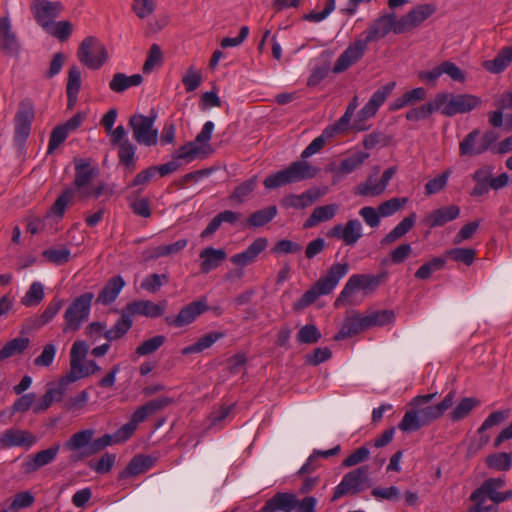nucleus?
Wrapping results in <instances>:
<instances>
[{
	"label": "nucleus",
	"mask_w": 512,
	"mask_h": 512,
	"mask_svg": "<svg viewBox=\"0 0 512 512\" xmlns=\"http://www.w3.org/2000/svg\"><path fill=\"white\" fill-rule=\"evenodd\" d=\"M437 393L418 395L410 401L413 409L408 410L398 424L403 432H414L439 419L454 402L455 392L450 391L437 405L422 407L431 402Z\"/></svg>",
	"instance_id": "nucleus-1"
},
{
	"label": "nucleus",
	"mask_w": 512,
	"mask_h": 512,
	"mask_svg": "<svg viewBox=\"0 0 512 512\" xmlns=\"http://www.w3.org/2000/svg\"><path fill=\"white\" fill-rule=\"evenodd\" d=\"M349 270L347 263L333 264L326 275L320 277L316 283L307 290L301 298L294 303V309L301 310L312 304L322 295L331 293L341 278H343Z\"/></svg>",
	"instance_id": "nucleus-2"
},
{
	"label": "nucleus",
	"mask_w": 512,
	"mask_h": 512,
	"mask_svg": "<svg viewBox=\"0 0 512 512\" xmlns=\"http://www.w3.org/2000/svg\"><path fill=\"white\" fill-rule=\"evenodd\" d=\"M436 95L440 113L446 117L469 113L482 104V99L479 96L468 93L440 92Z\"/></svg>",
	"instance_id": "nucleus-3"
},
{
	"label": "nucleus",
	"mask_w": 512,
	"mask_h": 512,
	"mask_svg": "<svg viewBox=\"0 0 512 512\" xmlns=\"http://www.w3.org/2000/svg\"><path fill=\"white\" fill-rule=\"evenodd\" d=\"M94 299L92 292H86L76 297L64 312L63 331H78L82 324L88 319L91 304Z\"/></svg>",
	"instance_id": "nucleus-4"
},
{
	"label": "nucleus",
	"mask_w": 512,
	"mask_h": 512,
	"mask_svg": "<svg viewBox=\"0 0 512 512\" xmlns=\"http://www.w3.org/2000/svg\"><path fill=\"white\" fill-rule=\"evenodd\" d=\"M371 486L368 466L358 467L345 474L341 482L335 487L332 502L345 495H356Z\"/></svg>",
	"instance_id": "nucleus-5"
},
{
	"label": "nucleus",
	"mask_w": 512,
	"mask_h": 512,
	"mask_svg": "<svg viewBox=\"0 0 512 512\" xmlns=\"http://www.w3.org/2000/svg\"><path fill=\"white\" fill-rule=\"evenodd\" d=\"M78 60L91 70H98L108 58L105 46L95 37H86L77 51Z\"/></svg>",
	"instance_id": "nucleus-6"
},
{
	"label": "nucleus",
	"mask_w": 512,
	"mask_h": 512,
	"mask_svg": "<svg viewBox=\"0 0 512 512\" xmlns=\"http://www.w3.org/2000/svg\"><path fill=\"white\" fill-rule=\"evenodd\" d=\"M156 116H145L134 114L129 119V126L132 129L133 139L140 145L154 146L158 141V130L154 122Z\"/></svg>",
	"instance_id": "nucleus-7"
},
{
	"label": "nucleus",
	"mask_w": 512,
	"mask_h": 512,
	"mask_svg": "<svg viewBox=\"0 0 512 512\" xmlns=\"http://www.w3.org/2000/svg\"><path fill=\"white\" fill-rule=\"evenodd\" d=\"M34 115L32 101L30 99L22 100L14 116V142L17 146L23 147L29 137Z\"/></svg>",
	"instance_id": "nucleus-8"
},
{
	"label": "nucleus",
	"mask_w": 512,
	"mask_h": 512,
	"mask_svg": "<svg viewBox=\"0 0 512 512\" xmlns=\"http://www.w3.org/2000/svg\"><path fill=\"white\" fill-rule=\"evenodd\" d=\"M436 12L432 3L418 4L397 20L395 34H404L419 27L424 21Z\"/></svg>",
	"instance_id": "nucleus-9"
},
{
	"label": "nucleus",
	"mask_w": 512,
	"mask_h": 512,
	"mask_svg": "<svg viewBox=\"0 0 512 512\" xmlns=\"http://www.w3.org/2000/svg\"><path fill=\"white\" fill-rule=\"evenodd\" d=\"M380 282L381 276H374L369 274L352 275L337 297L334 303L335 307H341V305L348 302L349 298L356 290H373L380 284Z\"/></svg>",
	"instance_id": "nucleus-10"
},
{
	"label": "nucleus",
	"mask_w": 512,
	"mask_h": 512,
	"mask_svg": "<svg viewBox=\"0 0 512 512\" xmlns=\"http://www.w3.org/2000/svg\"><path fill=\"white\" fill-rule=\"evenodd\" d=\"M99 171L96 167L92 166L89 162L79 160L75 164V179L74 187L80 198L87 199L89 191L92 186V180L97 177Z\"/></svg>",
	"instance_id": "nucleus-11"
},
{
	"label": "nucleus",
	"mask_w": 512,
	"mask_h": 512,
	"mask_svg": "<svg viewBox=\"0 0 512 512\" xmlns=\"http://www.w3.org/2000/svg\"><path fill=\"white\" fill-rule=\"evenodd\" d=\"M63 10V5L58 1L35 0L32 12L37 23L48 30Z\"/></svg>",
	"instance_id": "nucleus-12"
},
{
	"label": "nucleus",
	"mask_w": 512,
	"mask_h": 512,
	"mask_svg": "<svg viewBox=\"0 0 512 512\" xmlns=\"http://www.w3.org/2000/svg\"><path fill=\"white\" fill-rule=\"evenodd\" d=\"M395 13L383 14L375 19L369 27L362 33L367 44L384 38L390 31L395 34V26L397 24Z\"/></svg>",
	"instance_id": "nucleus-13"
},
{
	"label": "nucleus",
	"mask_w": 512,
	"mask_h": 512,
	"mask_svg": "<svg viewBox=\"0 0 512 512\" xmlns=\"http://www.w3.org/2000/svg\"><path fill=\"white\" fill-rule=\"evenodd\" d=\"M367 46V41H365L363 38L355 40L337 58L336 63L332 69L333 73L338 74L344 72L350 66L358 62L365 54Z\"/></svg>",
	"instance_id": "nucleus-14"
},
{
	"label": "nucleus",
	"mask_w": 512,
	"mask_h": 512,
	"mask_svg": "<svg viewBox=\"0 0 512 512\" xmlns=\"http://www.w3.org/2000/svg\"><path fill=\"white\" fill-rule=\"evenodd\" d=\"M327 235L342 240L345 245L354 246L363 236L362 224L358 219H351L344 225H335L328 231Z\"/></svg>",
	"instance_id": "nucleus-15"
},
{
	"label": "nucleus",
	"mask_w": 512,
	"mask_h": 512,
	"mask_svg": "<svg viewBox=\"0 0 512 512\" xmlns=\"http://www.w3.org/2000/svg\"><path fill=\"white\" fill-rule=\"evenodd\" d=\"M460 216V208L457 205L440 207L428 213L423 219L422 224L429 229L442 227L445 224L457 219Z\"/></svg>",
	"instance_id": "nucleus-16"
},
{
	"label": "nucleus",
	"mask_w": 512,
	"mask_h": 512,
	"mask_svg": "<svg viewBox=\"0 0 512 512\" xmlns=\"http://www.w3.org/2000/svg\"><path fill=\"white\" fill-rule=\"evenodd\" d=\"M207 310L205 301H194L183 307L176 317L167 316L165 322L170 326L183 327L192 323L197 316Z\"/></svg>",
	"instance_id": "nucleus-17"
},
{
	"label": "nucleus",
	"mask_w": 512,
	"mask_h": 512,
	"mask_svg": "<svg viewBox=\"0 0 512 512\" xmlns=\"http://www.w3.org/2000/svg\"><path fill=\"white\" fill-rule=\"evenodd\" d=\"M20 42L16 33L12 30L8 18H0V50L9 56H18L20 53Z\"/></svg>",
	"instance_id": "nucleus-18"
},
{
	"label": "nucleus",
	"mask_w": 512,
	"mask_h": 512,
	"mask_svg": "<svg viewBox=\"0 0 512 512\" xmlns=\"http://www.w3.org/2000/svg\"><path fill=\"white\" fill-rule=\"evenodd\" d=\"M37 438L30 432L11 428L6 430L0 437V445L3 448L11 447H32Z\"/></svg>",
	"instance_id": "nucleus-19"
},
{
	"label": "nucleus",
	"mask_w": 512,
	"mask_h": 512,
	"mask_svg": "<svg viewBox=\"0 0 512 512\" xmlns=\"http://www.w3.org/2000/svg\"><path fill=\"white\" fill-rule=\"evenodd\" d=\"M395 82H389L376 90L368 102L359 111V116L362 119H368L373 117L382 104L386 101L387 97L392 93L395 88Z\"/></svg>",
	"instance_id": "nucleus-20"
},
{
	"label": "nucleus",
	"mask_w": 512,
	"mask_h": 512,
	"mask_svg": "<svg viewBox=\"0 0 512 512\" xmlns=\"http://www.w3.org/2000/svg\"><path fill=\"white\" fill-rule=\"evenodd\" d=\"M268 246V240L264 237L255 239L246 250L231 256L230 261L237 266H247L255 262L260 253Z\"/></svg>",
	"instance_id": "nucleus-21"
},
{
	"label": "nucleus",
	"mask_w": 512,
	"mask_h": 512,
	"mask_svg": "<svg viewBox=\"0 0 512 512\" xmlns=\"http://www.w3.org/2000/svg\"><path fill=\"white\" fill-rule=\"evenodd\" d=\"M59 449L60 445L56 444L49 447L48 449L29 455L24 462L25 472H35L43 466L52 463L55 460Z\"/></svg>",
	"instance_id": "nucleus-22"
},
{
	"label": "nucleus",
	"mask_w": 512,
	"mask_h": 512,
	"mask_svg": "<svg viewBox=\"0 0 512 512\" xmlns=\"http://www.w3.org/2000/svg\"><path fill=\"white\" fill-rule=\"evenodd\" d=\"M125 285L126 282L122 276L116 275L111 277L98 293L96 303L104 306L112 304L117 299Z\"/></svg>",
	"instance_id": "nucleus-23"
},
{
	"label": "nucleus",
	"mask_w": 512,
	"mask_h": 512,
	"mask_svg": "<svg viewBox=\"0 0 512 512\" xmlns=\"http://www.w3.org/2000/svg\"><path fill=\"white\" fill-rule=\"evenodd\" d=\"M320 196L321 193L318 189H309L299 195H286L282 198L281 205L284 208L304 209L315 203Z\"/></svg>",
	"instance_id": "nucleus-24"
},
{
	"label": "nucleus",
	"mask_w": 512,
	"mask_h": 512,
	"mask_svg": "<svg viewBox=\"0 0 512 512\" xmlns=\"http://www.w3.org/2000/svg\"><path fill=\"white\" fill-rule=\"evenodd\" d=\"M171 403L172 399L169 397H159L157 399L150 400L136 409L132 414L130 421L138 426L139 423L144 422L150 415L167 407Z\"/></svg>",
	"instance_id": "nucleus-25"
},
{
	"label": "nucleus",
	"mask_w": 512,
	"mask_h": 512,
	"mask_svg": "<svg viewBox=\"0 0 512 512\" xmlns=\"http://www.w3.org/2000/svg\"><path fill=\"white\" fill-rule=\"evenodd\" d=\"M64 301L57 297H54L45 310L39 316L27 318L25 325L28 329H38L43 325L49 323L61 310Z\"/></svg>",
	"instance_id": "nucleus-26"
},
{
	"label": "nucleus",
	"mask_w": 512,
	"mask_h": 512,
	"mask_svg": "<svg viewBox=\"0 0 512 512\" xmlns=\"http://www.w3.org/2000/svg\"><path fill=\"white\" fill-rule=\"evenodd\" d=\"M127 312L133 318L134 315H143L150 318L162 316L165 312V304H155L149 300H139L127 303Z\"/></svg>",
	"instance_id": "nucleus-27"
},
{
	"label": "nucleus",
	"mask_w": 512,
	"mask_h": 512,
	"mask_svg": "<svg viewBox=\"0 0 512 512\" xmlns=\"http://www.w3.org/2000/svg\"><path fill=\"white\" fill-rule=\"evenodd\" d=\"M505 484L506 482L502 477L486 479L479 488L472 492L470 498H489L493 503L498 504L500 495L498 490L503 488Z\"/></svg>",
	"instance_id": "nucleus-28"
},
{
	"label": "nucleus",
	"mask_w": 512,
	"mask_h": 512,
	"mask_svg": "<svg viewBox=\"0 0 512 512\" xmlns=\"http://www.w3.org/2000/svg\"><path fill=\"white\" fill-rule=\"evenodd\" d=\"M296 495L291 493H276L271 499L266 501L262 507V512H291L295 508Z\"/></svg>",
	"instance_id": "nucleus-29"
},
{
	"label": "nucleus",
	"mask_w": 512,
	"mask_h": 512,
	"mask_svg": "<svg viewBox=\"0 0 512 512\" xmlns=\"http://www.w3.org/2000/svg\"><path fill=\"white\" fill-rule=\"evenodd\" d=\"M133 326V319L124 307L121 310L120 317L117 319L115 324L105 330L103 336L107 341H115L124 337Z\"/></svg>",
	"instance_id": "nucleus-30"
},
{
	"label": "nucleus",
	"mask_w": 512,
	"mask_h": 512,
	"mask_svg": "<svg viewBox=\"0 0 512 512\" xmlns=\"http://www.w3.org/2000/svg\"><path fill=\"white\" fill-rule=\"evenodd\" d=\"M480 135V129L476 128L465 136L459 143V153L461 156L474 157L485 153L480 143Z\"/></svg>",
	"instance_id": "nucleus-31"
},
{
	"label": "nucleus",
	"mask_w": 512,
	"mask_h": 512,
	"mask_svg": "<svg viewBox=\"0 0 512 512\" xmlns=\"http://www.w3.org/2000/svg\"><path fill=\"white\" fill-rule=\"evenodd\" d=\"M289 176V180L292 183H297L306 179L313 178L317 172L318 169L316 167H313L306 161H295L292 162L287 168H286Z\"/></svg>",
	"instance_id": "nucleus-32"
},
{
	"label": "nucleus",
	"mask_w": 512,
	"mask_h": 512,
	"mask_svg": "<svg viewBox=\"0 0 512 512\" xmlns=\"http://www.w3.org/2000/svg\"><path fill=\"white\" fill-rule=\"evenodd\" d=\"M226 252L223 249H215L213 247H207L200 252L201 259V271L208 273L212 269L217 268L222 261L226 259Z\"/></svg>",
	"instance_id": "nucleus-33"
},
{
	"label": "nucleus",
	"mask_w": 512,
	"mask_h": 512,
	"mask_svg": "<svg viewBox=\"0 0 512 512\" xmlns=\"http://www.w3.org/2000/svg\"><path fill=\"white\" fill-rule=\"evenodd\" d=\"M366 325H364L363 316L354 315L351 317H347L342 324L339 332L334 336V340L340 341L345 340L347 338H351L361 331L366 330Z\"/></svg>",
	"instance_id": "nucleus-34"
},
{
	"label": "nucleus",
	"mask_w": 512,
	"mask_h": 512,
	"mask_svg": "<svg viewBox=\"0 0 512 512\" xmlns=\"http://www.w3.org/2000/svg\"><path fill=\"white\" fill-rule=\"evenodd\" d=\"M417 215L412 212L403 218L385 237L381 240V245L386 246L392 244L396 240L407 234L415 224Z\"/></svg>",
	"instance_id": "nucleus-35"
},
{
	"label": "nucleus",
	"mask_w": 512,
	"mask_h": 512,
	"mask_svg": "<svg viewBox=\"0 0 512 512\" xmlns=\"http://www.w3.org/2000/svg\"><path fill=\"white\" fill-rule=\"evenodd\" d=\"M512 63V46L502 48L497 56L492 60L483 62V67L493 74L503 72L509 64Z\"/></svg>",
	"instance_id": "nucleus-36"
},
{
	"label": "nucleus",
	"mask_w": 512,
	"mask_h": 512,
	"mask_svg": "<svg viewBox=\"0 0 512 512\" xmlns=\"http://www.w3.org/2000/svg\"><path fill=\"white\" fill-rule=\"evenodd\" d=\"M337 209L338 206L336 204H328L316 207L304 222V227L312 228L321 222L331 220L336 215Z\"/></svg>",
	"instance_id": "nucleus-37"
},
{
	"label": "nucleus",
	"mask_w": 512,
	"mask_h": 512,
	"mask_svg": "<svg viewBox=\"0 0 512 512\" xmlns=\"http://www.w3.org/2000/svg\"><path fill=\"white\" fill-rule=\"evenodd\" d=\"M80 89L81 71L79 67L72 66L68 71V79L66 85L68 107H73L76 104Z\"/></svg>",
	"instance_id": "nucleus-38"
},
{
	"label": "nucleus",
	"mask_w": 512,
	"mask_h": 512,
	"mask_svg": "<svg viewBox=\"0 0 512 512\" xmlns=\"http://www.w3.org/2000/svg\"><path fill=\"white\" fill-rule=\"evenodd\" d=\"M492 174V168L490 166H483L477 169L472 174V179L476 182V185L471 191L472 196H483L489 192L490 176Z\"/></svg>",
	"instance_id": "nucleus-39"
},
{
	"label": "nucleus",
	"mask_w": 512,
	"mask_h": 512,
	"mask_svg": "<svg viewBox=\"0 0 512 512\" xmlns=\"http://www.w3.org/2000/svg\"><path fill=\"white\" fill-rule=\"evenodd\" d=\"M143 77L140 74L127 76L124 73H115L109 83V88L116 93H122L130 87L138 86L142 83Z\"/></svg>",
	"instance_id": "nucleus-40"
},
{
	"label": "nucleus",
	"mask_w": 512,
	"mask_h": 512,
	"mask_svg": "<svg viewBox=\"0 0 512 512\" xmlns=\"http://www.w3.org/2000/svg\"><path fill=\"white\" fill-rule=\"evenodd\" d=\"M277 212L275 205L255 211L246 219L245 225L249 228L263 227L276 217Z\"/></svg>",
	"instance_id": "nucleus-41"
},
{
	"label": "nucleus",
	"mask_w": 512,
	"mask_h": 512,
	"mask_svg": "<svg viewBox=\"0 0 512 512\" xmlns=\"http://www.w3.org/2000/svg\"><path fill=\"white\" fill-rule=\"evenodd\" d=\"M223 337L224 334L222 332H209L200 337L194 344L183 348L181 353L183 355L201 353L204 350L210 348L216 341Z\"/></svg>",
	"instance_id": "nucleus-42"
},
{
	"label": "nucleus",
	"mask_w": 512,
	"mask_h": 512,
	"mask_svg": "<svg viewBox=\"0 0 512 512\" xmlns=\"http://www.w3.org/2000/svg\"><path fill=\"white\" fill-rule=\"evenodd\" d=\"M154 465V459L151 456L136 455L131 459L123 472L124 477L136 476L148 471Z\"/></svg>",
	"instance_id": "nucleus-43"
},
{
	"label": "nucleus",
	"mask_w": 512,
	"mask_h": 512,
	"mask_svg": "<svg viewBox=\"0 0 512 512\" xmlns=\"http://www.w3.org/2000/svg\"><path fill=\"white\" fill-rule=\"evenodd\" d=\"M94 434L95 432L93 429L78 431L74 433L68 441H66L65 448L70 451L82 450L83 452L92 442Z\"/></svg>",
	"instance_id": "nucleus-44"
},
{
	"label": "nucleus",
	"mask_w": 512,
	"mask_h": 512,
	"mask_svg": "<svg viewBox=\"0 0 512 512\" xmlns=\"http://www.w3.org/2000/svg\"><path fill=\"white\" fill-rule=\"evenodd\" d=\"M30 344L28 337H16L8 341L0 350V360L21 355Z\"/></svg>",
	"instance_id": "nucleus-45"
},
{
	"label": "nucleus",
	"mask_w": 512,
	"mask_h": 512,
	"mask_svg": "<svg viewBox=\"0 0 512 512\" xmlns=\"http://www.w3.org/2000/svg\"><path fill=\"white\" fill-rule=\"evenodd\" d=\"M435 111L440 112L439 104L437 101V95H435L434 99L431 102L426 103V104L421 105L416 108H412L409 111H407L405 114V118L408 121H419V120L427 119Z\"/></svg>",
	"instance_id": "nucleus-46"
},
{
	"label": "nucleus",
	"mask_w": 512,
	"mask_h": 512,
	"mask_svg": "<svg viewBox=\"0 0 512 512\" xmlns=\"http://www.w3.org/2000/svg\"><path fill=\"white\" fill-rule=\"evenodd\" d=\"M480 405V400L474 397H465L455 406L450 413L452 421H460L467 417L471 411Z\"/></svg>",
	"instance_id": "nucleus-47"
},
{
	"label": "nucleus",
	"mask_w": 512,
	"mask_h": 512,
	"mask_svg": "<svg viewBox=\"0 0 512 512\" xmlns=\"http://www.w3.org/2000/svg\"><path fill=\"white\" fill-rule=\"evenodd\" d=\"M384 191L385 188L380 181L371 175L356 187L355 194L363 197H376L384 193Z\"/></svg>",
	"instance_id": "nucleus-48"
},
{
	"label": "nucleus",
	"mask_w": 512,
	"mask_h": 512,
	"mask_svg": "<svg viewBox=\"0 0 512 512\" xmlns=\"http://www.w3.org/2000/svg\"><path fill=\"white\" fill-rule=\"evenodd\" d=\"M258 185L257 176H253L237 185L230 196V199L241 204L245 202Z\"/></svg>",
	"instance_id": "nucleus-49"
},
{
	"label": "nucleus",
	"mask_w": 512,
	"mask_h": 512,
	"mask_svg": "<svg viewBox=\"0 0 512 512\" xmlns=\"http://www.w3.org/2000/svg\"><path fill=\"white\" fill-rule=\"evenodd\" d=\"M44 286L42 283L33 282L25 295L21 298V304L25 307H35L44 299Z\"/></svg>",
	"instance_id": "nucleus-50"
},
{
	"label": "nucleus",
	"mask_w": 512,
	"mask_h": 512,
	"mask_svg": "<svg viewBox=\"0 0 512 512\" xmlns=\"http://www.w3.org/2000/svg\"><path fill=\"white\" fill-rule=\"evenodd\" d=\"M395 314L391 310L374 311L363 316L364 325L369 329L374 326H384L393 322Z\"/></svg>",
	"instance_id": "nucleus-51"
},
{
	"label": "nucleus",
	"mask_w": 512,
	"mask_h": 512,
	"mask_svg": "<svg viewBox=\"0 0 512 512\" xmlns=\"http://www.w3.org/2000/svg\"><path fill=\"white\" fill-rule=\"evenodd\" d=\"M368 157L369 154L366 152H355L340 162L338 172L349 174L360 167Z\"/></svg>",
	"instance_id": "nucleus-52"
},
{
	"label": "nucleus",
	"mask_w": 512,
	"mask_h": 512,
	"mask_svg": "<svg viewBox=\"0 0 512 512\" xmlns=\"http://www.w3.org/2000/svg\"><path fill=\"white\" fill-rule=\"evenodd\" d=\"M445 264V257H435L421 265L419 269L416 271L415 277L417 279L426 280L432 275V273L442 270Z\"/></svg>",
	"instance_id": "nucleus-53"
},
{
	"label": "nucleus",
	"mask_w": 512,
	"mask_h": 512,
	"mask_svg": "<svg viewBox=\"0 0 512 512\" xmlns=\"http://www.w3.org/2000/svg\"><path fill=\"white\" fill-rule=\"evenodd\" d=\"M511 456L512 454L506 452L491 454L486 458V464L497 471H508L512 465Z\"/></svg>",
	"instance_id": "nucleus-54"
},
{
	"label": "nucleus",
	"mask_w": 512,
	"mask_h": 512,
	"mask_svg": "<svg viewBox=\"0 0 512 512\" xmlns=\"http://www.w3.org/2000/svg\"><path fill=\"white\" fill-rule=\"evenodd\" d=\"M118 145V157L120 162L129 170H133L135 168L134 156L136 147L129 140H124Z\"/></svg>",
	"instance_id": "nucleus-55"
},
{
	"label": "nucleus",
	"mask_w": 512,
	"mask_h": 512,
	"mask_svg": "<svg viewBox=\"0 0 512 512\" xmlns=\"http://www.w3.org/2000/svg\"><path fill=\"white\" fill-rule=\"evenodd\" d=\"M115 436L110 434H105L95 440L92 439V442L90 445L81 452V457H89L95 453L100 452L101 450L105 449L106 447L116 444L115 443Z\"/></svg>",
	"instance_id": "nucleus-56"
},
{
	"label": "nucleus",
	"mask_w": 512,
	"mask_h": 512,
	"mask_svg": "<svg viewBox=\"0 0 512 512\" xmlns=\"http://www.w3.org/2000/svg\"><path fill=\"white\" fill-rule=\"evenodd\" d=\"M476 252L472 248H453L445 253V258L470 266L475 259Z\"/></svg>",
	"instance_id": "nucleus-57"
},
{
	"label": "nucleus",
	"mask_w": 512,
	"mask_h": 512,
	"mask_svg": "<svg viewBox=\"0 0 512 512\" xmlns=\"http://www.w3.org/2000/svg\"><path fill=\"white\" fill-rule=\"evenodd\" d=\"M297 342L300 344H314L321 338L320 330L313 324H306L297 333Z\"/></svg>",
	"instance_id": "nucleus-58"
},
{
	"label": "nucleus",
	"mask_w": 512,
	"mask_h": 512,
	"mask_svg": "<svg viewBox=\"0 0 512 512\" xmlns=\"http://www.w3.org/2000/svg\"><path fill=\"white\" fill-rule=\"evenodd\" d=\"M331 129H324L322 134L318 137H316L312 142L302 151L301 158L307 159L311 157L312 155L319 152L323 146L325 145L326 141L333 136L331 135Z\"/></svg>",
	"instance_id": "nucleus-59"
},
{
	"label": "nucleus",
	"mask_w": 512,
	"mask_h": 512,
	"mask_svg": "<svg viewBox=\"0 0 512 512\" xmlns=\"http://www.w3.org/2000/svg\"><path fill=\"white\" fill-rule=\"evenodd\" d=\"M74 189L67 188L63 193L55 200L50 208V213L57 216L63 217L67 205L71 202L74 197Z\"/></svg>",
	"instance_id": "nucleus-60"
},
{
	"label": "nucleus",
	"mask_w": 512,
	"mask_h": 512,
	"mask_svg": "<svg viewBox=\"0 0 512 512\" xmlns=\"http://www.w3.org/2000/svg\"><path fill=\"white\" fill-rule=\"evenodd\" d=\"M408 199L403 198H391L389 200H386L382 202L378 206V212L381 215V217H389L393 214H395L397 211L402 209L404 205L407 203Z\"/></svg>",
	"instance_id": "nucleus-61"
},
{
	"label": "nucleus",
	"mask_w": 512,
	"mask_h": 512,
	"mask_svg": "<svg viewBox=\"0 0 512 512\" xmlns=\"http://www.w3.org/2000/svg\"><path fill=\"white\" fill-rule=\"evenodd\" d=\"M165 340L166 338L163 335H157L147 339L136 348V353L139 356L150 355L156 352L164 344Z\"/></svg>",
	"instance_id": "nucleus-62"
},
{
	"label": "nucleus",
	"mask_w": 512,
	"mask_h": 512,
	"mask_svg": "<svg viewBox=\"0 0 512 512\" xmlns=\"http://www.w3.org/2000/svg\"><path fill=\"white\" fill-rule=\"evenodd\" d=\"M43 256L55 265H63L69 261L71 252L66 247L50 248L43 252Z\"/></svg>",
	"instance_id": "nucleus-63"
},
{
	"label": "nucleus",
	"mask_w": 512,
	"mask_h": 512,
	"mask_svg": "<svg viewBox=\"0 0 512 512\" xmlns=\"http://www.w3.org/2000/svg\"><path fill=\"white\" fill-rule=\"evenodd\" d=\"M450 175H451V171L446 170L443 173L436 176L435 178L429 180L425 184L426 195L430 196V195L436 194V193L440 192L441 190H443L447 185Z\"/></svg>",
	"instance_id": "nucleus-64"
}]
</instances>
